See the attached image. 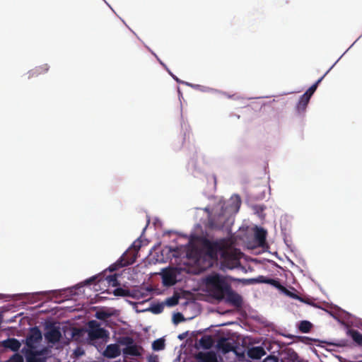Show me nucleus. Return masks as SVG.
Here are the masks:
<instances>
[{"label": "nucleus", "mask_w": 362, "mask_h": 362, "mask_svg": "<svg viewBox=\"0 0 362 362\" xmlns=\"http://www.w3.org/2000/svg\"><path fill=\"white\" fill-rule=\"evenodd\" d=\"M206 255L212 260L221 259V269L223 271L233 269L240 266L242 252L230 247L229 240L221 238L215 241L206 240L204 243Z\"/></svg>", "instance_id": "obj_1"}, {"label": "nucleus", "mask_w": 362, "mask_h": 362, "mask_svg": "<svg viewBox=\"0 0 362 362\" xmlns=\"http://www.w3.org/2000/svg\"><path fill=\"white\" fill-rule=\"evenodd\" d=\"M206 284L210 289L212 297L218 301L223 300L226 293L231 286L226 279L218 274L206 276Z\"/></svg>", "instance_id": "obj_2"}, {"label": "nucleus", "mask_w": 362, "mask_h": 362, "mask_svg": "<svg viewBox=\"0 0 362 362\" xmlns=\"http://www.w3.org/2000/svg\"><path fill=\"white\" fill-rule=\"evenodd\" d=\"M88 339L95 341L98 339H104L109 337V332L100 327V324L96 320H90L87 324Z\"/></svg>", "instance_id": "obj_3"}, {"label": "nucleus", "mask_w": 362, "mask_h": 362, "mask_svg": "<svg viewBox=\"0 0 362 362\" xmlns=\"http://www.w3.org/2000/svg\"><path fill=\"white\" fill-rule=\"evenodd\" d=\"M235 344L233 340L221 337L217 341L216 348L220 354L226 355L229 352L236 351L235 349Z\"/></svg>", "instance_id": "obj_4"}, {"label": "nucleus", "mask_w": 362, "mask_h": 362, "mask_svg": "<svg viewBox=\"0 0 362 362\" xmlns=\"http://www.w3.org/2000/svg\"><path fill=\"white\" fill-rule=\"evenodd\" d=\"M42 340V333L37 327L30 329V333L26 337V345L30 349L35 348V344Z\"/></svg>", "instance_id": "obj_5"}, {"label": "nucleus", "mask_w": 362, "mask_h": 362, "mask_svg": "<svg viewBox=\"0 0 362 362\" xmlns=\"http://www.w3.org/2000/svg\"><path fill=\"white\" fill-rule=\"evenodd\" d=\"M226 303L239 308L243 304V298L240 294L234 291L231 286L230 287L228 291L226 293L225 298L223 299Z\"/></svg>", "instance_id": "obj_6"}, {"label": "nucleus", "mask_w": 362, "mask_h": 362, "mask_svg": "<svg viewBox=\"0 0 362 362\" xmlns=\"http://www.w3.org/2000/svg\"><path fill=\"white\" fill-rule=\"evenodd\" d=\"M45 337L49 343L55 344L59 341L62 333L58 327L50 326L45 334Z\"/></svg>", "instance_id": "obj_7"}, {"label": "nucleus", "mask_w": 362, "mask_h": 362, "mask_svg": "<svg viewBox=\"0 0 362 362\" xmlns=\"http://www.w3.org/2000/svg\"><path fill=\"white\" fill-rule=\"evenodd\" d=\"M162 280L164 286H172L177 282L176 273L173 269H166L163 271Z\"/></svg>", "instance_id": "obj_8"}, {"label": "nucleus", "mask_w": 362, "mask_h": 362, "mask_svg": "<svg viewBox=\"0 0 362 362\" xmlns=\"http://www.w3.org/2000/svg\"><path fill=\"white\" fill-rule=\"evenodd\" d=\"M121 350L117 344H111L106 346L103 356L107 358H115L120 356Z\"/></svg>", "instance_id": "obj_9"}, {"label": "nucleus", "mask_w": 362, "mask_h": 362, "mask_svg": "<svg viewBox=\"0 0 362 362\" xmlns=\"http://www.w3.org/2000/svg\"><path fill=\"white\" fill-rule=\"evenodd\" d=\"M143 351L144 349L142 346L134 344V342L122 349L124 355L132 356H141Z\"/></svg>", "instance_id": "obj_10"}, {"label": "nucleus", "mask_w": 362, "mask_h": 362, "mask_svg": "<svg viewBox=\"0 0 362 362\" xmlns=\"http://www.w3.org/2000/svg\"><path fill=\"white\" fill-rule=\"evenodd\" d=\"M247 354L252 359H260L266 354V351L262 346H254L247 350Z\"/></svg>", "instance_id": "obj_11"}, {"label": "nucleus", "mask_w": 362, "mask_h": 362, "mask_svg": "<svg viewBox=\"0 0 362 362\" xmlns=\"http://www.w3.org/2000/svg\"><path fill=\"white\" fill-rule=\"evenodd\" d=\"M2 346L13 351H17L21 347L20 341L15 338H8L1 342Z\"/></svg>", "instance_id": "obj_12"}, {"label": "nucleus", "mask_w": 362, "mask_h": 362, "mask_svg": "<svg viewBox=\"0 0 362 362\" xmlns=\"http://www.w3.org/2000/svg\"><path fill=\"white\" fill-rule=\"evenodd\" d=\"M195 358L198 361H202V362H217L215 354L211 352H199L196 354Z\"/></svg>", "instance_id": "obj_13"}, {"label": "nucleus", "mask_w": 362, "mask_h": 362, "mask_svg": "<svg viewBox=\"0 0 362 362\" xmlns=\"http://www.w3.org/2000/svg\"><path fill=\"white\" fill-rule=\"evenodd\" d=\"M113 293L116 296H123V297L131 296L132 298H137V299H139L140 296L141 297L144 296L143 294H139V295L138 292H136L134 294H132L129 290L124 289L122 288H115L114 290V291H113Z\"/></svg>", "instance_id": "obj_14"}, {"label": "nucleus", "mask_w": 362, "mask_h": 362, "mask_svg": "<svg viewBox=\"0 0 362 362\" xmlns=\"http://www.w3.org/2000/svg\"><path fill=\"white\" fill-rule=\"evenodd\" d=\"M223 216L221 214H218L216 216L211 218L209 221V228L211 229L220 230L222 229L224 226V223L221 221L222 219Z\"/></svg>", "instance_id": "obj_15"}, {"label": "nucleus", "mask_w": 362, "mask_h": 362, "mask_svg": "<svg viewBox=\"0 0 362 362\" xmlns=\"http://www.w3.org/2000/svg\"><path fill=\"white\" fill-rule=\"evenodd\" d=\"M49 69V66L47 64H45L38 66H36L35 69H32L29 72L30 76H37L40 74H44L47 73Z\"/></svg>", "instance_id": "obj_16"}, {"label": "nucleus", "mask_w": 362, "mask_h": 362, "mask_svg": "<svg viewBox=\"0 0 362 362\" xmlns=\"http://www.w3.org/2000/svg\"><path fill=\"white\" fill-rule=\"evenodd\" d=\"M199 345L206 349H210L214 344V340L211 336L204 335L199 340Z\"/></svg>", "instance_id": "obj_17"}, {"label": "nucleus", "mask_w": 362, "mask_h": 362, "mask_svg": "<svg viewBox=\"0 0 362 362\" xmlns=\"http://www.w3.org/2000/svg\"><path fill=\"white\" fill-rule=\"evenodd\" d=\"M310 98L307 95L303 94L296 105V109L298 112L304 111L310 101Z\"/></svg>", "instance_id": "obj_18"}, {"label": "nucleus", "mask_w": 362, "mask_h": 362, "mask_svg": "<svg viewBox=\"0 0 362 362\" xmlns=\"http://www.w3.org/2000/svg\"><path fill=\"white\" fill-rule=\"evenodd\" d=\"M267 232L262 228H257L255 237V240L258 242L259 245H262L266 241Z\"/></svg>", "instance_id": "obj_19"}, {"label": "nucleus", "mask_w": 362, "mask_h": 362, "mask_svg": "<svg viewBox=\"0 0 362 362\" xmlns=\"http://www.w3.org/2000/svg\"><path fill=\"white\" fill-rule=\"evenodd\" d=\"M38 353L32 350L28 351L25 354L27 362H45V361L38 357Z\"/></svg>", "instance_id": "obj_20"}, {"label": "nucleus", "mask_w": 362, "mask_h": 362, "mask_svg": "<svg viewBox=\"0 0 362 362\" xmlns=\"http://www.w3.org/2000/svg\"><path fill=\"white\" fill-rule=\"evenodd\" d=\"M116 341L118 344L126 346V347H127L128 346L131 345L134 342V339L129 336L119 337L117 339Z\"/></svg>", "instance_id": "obj_21"}, {"label": "nucleus", "mask_w": 362, "mask_h": 362, "mask_svg": "<svg viewBox=\"0 0 362 362\" xmlns=\"http://www.w3.org/2000/svg\"><path fill=\"white\" fill-rule=\"evenodd\" d=\"M326 75V74L322 76L321 78H320L314 84H313L307 90L306 92L304 93L305 95H307V96H308L309 98H311L312 95L314 94V93L315 92L318 85L321 83V81H322V79L324 78L325 76Z\"/></svg>", "instance_id": "obj_22"}, {"label": "nucleus", "mask_w": 362, "mask_h": 362, "mask_svg": "<svg viewBox=\"0 0 362 362\" xmlns=\"http://www.w3.org/2000/svg\"><path fill=\"white\" fill-rule=\"evenodd\" d=\"M313 327V325L311 322L307 320H303L300 322V325L298 326V329L300 332L303 333H308L310 332L311 328Z\"/></svg>", "instance_id": "obj_23"}, {"label": "nucleus", "mask_w": 362, "mask_h": 362, "mask_svg": "<svg viewBox=\"0 0 362 362\" xmlns=\"http://www.w3.org/2000/svg\"><path fill=\"white\" fill-rule=\"evenodd\" d=\"M165 348V340L163 339H158L152 344V349L154 351H160Z\"/></svg>", "instance_id": "obj_24"}, {"label": "nucleus", "mask_w": 362, "mask_h": 362, "mask_svg": "<svg viewBox=\"0 0 362 362\" xmlns=\"http://www.w3.org/2000/svg\"><path fill=\"white\" fill-rule=\"evenodd\" d=\"M350 334L352 339L358 345H362V334L357 330H351Z\"/></svg>", "instance_id": "obj_25"}, {"label": "nucleus", "mask_w": 362, "mask_h": 362, "mask_svg": "<svg viewBox=\"0 0 362 362\" xmlns=\"http://www.w3.org/2000/svg\"><path fill=\"white\" fill-rule=\"evenodd\" d=\"M267 284H270L272 286H273L274 287L278 288L279 290H281L282 291H286V288L282 286L280 282L276 280V279H269L268 281H267Z\"/></svg>", "instance_id": "obj_26"}, {"label": "nucleus", "mask_w": 362, "mask_h": 362, "mask_svg": "<svg viewBox=\"0 0 362 362\" xmlns=\"http://www.w3.org/2000/svg\"><path fill=\"white\" fill-rule=\"evenodd\" d=\"M106 280L107 281L108 284H111L112 286H117L119 285L117 274H112L107 276Z\"/></svg>", "instance_id": "obj_27"}, {"label": "nucleus", "mask_w": 362, "mask_h": 362, "mask_svg": "<svg viewBox=\"0 0 362 362\" xmlns=\"http://www.w3.org/2000/svg\"><path fill=\"white\" fill-rule=\"evenodd\" d=\"M163 308L164 305L163 304L157 303L151 307V310L154 314H159L163 312Z\"/></svg>", "instance_id": "obj_28"}, {"label": "nucleus", "mask_w": 362, "mask_h": 362, "mask_svg": "<svg viewBox=\"0 0 362 362\" xmlns=\"http://www.w3.org/2000/svg\"><path fill=\"white\" fill-rule=\"evenodd\" d=\"M8 362H23V357L18 353L12 355Z\"/></svg>", "instance_id": "obj_29"}, {"label": "nucleus", "mask_w": 362, "mask_h": 362, "mask_svg": "<svg viewBox=\"0 0 362 362\" xmlns=\"http://www.w3.org/2000/svg\"><path fill=\"white\" fill-rule=\"evenodd\" d=\"M235 349L236 351H232L235 354V355L239 358V360H243L245 358V353L244 351H240L239 346L235 344Z\"/></svg>", "instance_id": "obj_30"}, {"label": "nucleus", "mask_w": 362, "mask_h": 362, "mask_svg": "<svg viewBox=\"0 0 362 362\" xmlns=\"http://www.w3.org/2000/svg\"><path fill=\"white\" fill-rule=\"evenodd\" d=\"M95 317L101 320H105L110 317V314L105 311H98L95 314Z\"/></svg>", "instance_id": "obj_31"}, {"label": "nucleus", "mask_w": 362, "mask_h": 362, "mask_svg": "<svg viewBox=\"0 0 362 362\" xmlns=\"http://www.w3.org/2000/svg\"><path fill=\"white\" fill-rule=\"evenodd\" d=\"M178 303V297L173 296L166 300V304L169 306H174Z\"/></svg>", "instance_id": "obj_32"}, {"label": "nucleus", "mask_w": 362, "mask_h": 362, "mask_svg": "<svg viewBox=\"0 0 362 362\" xmlns=\"http://www.w3.org/2000/svg\"><path fill=\"white\" fill-rule=\"evenodd\" d=\"M269 278H267L264 276H259L258 277H257L256 279H251V281L252 282H255V283H264V284H267V281L269 280Z\"/></svg>", "instance_id": "obj_33"}, {"label": "nucleus", "mask_w": 362, "mask_h": 362, "mask_svg": "<svg viewBox=\"0 0 362 362\" xmlns=\"http://www.w3.org/2000/svg\"><path fill=\"white\" fill-rule=\"evenodd\" d=\"M184 320L183 315L181 313H177L174 315L173 320L175 323H178Z\"/></svg>", "instance_id": "obj_34"}, {"label": "nucleus", "mask_w": 362, "mask_h": 362, "mask_svg": "<svg viewBox=\"0 0 362 362\" xmlns=\"http://www.w3.org/2000/svg\"><path fill=\"white\" fill-rule=\"evenodd\" d=\"M263 362H279V358L274 356H269L264 359Z\"/></svg>", "instance_id": "obj_35"}, {"label": "nucleus", "mask_w": 362, "mask_h": 362, "mask_svg": "<svg viewBox=\"0 0 362 362\" xmlns=\"http://www.w3.org/2000/svg\"><path fill=\"white\" fill-rule=\"evenodd\" d=\"M290 358L293 361H296L298 358V355L296 351H292L290 354Z\"/></svg>", "instance_id": "obj_36"}, {"label": "nucleus", "mask_w": 362, "mask_h": 362, "mask_svg": "<svg viewBox=\"0 0 362 362\" xmlns=\"http://www.w3.org/2000/svg\"><path fill=\"white\" fill-rule=\"evenodd\" d=\"M148 362H158V358L157 356H150L148 358Z\"/></svg>", "instance_id": "obj_37"}, {"label": "nucleus", "mask_w": 362, "mask_h": 362, "mask_svg": "<svg viewBox=\"0 0 362 362\" xmlns=\"http://www.w3.org/2000/svg\"><path fill=\"white\" fill-rule=\"evenodd\" d=\"M136 258V255H134V257L130 260H129L126 263H124V265H129V264H133L135 262Z\"/></svg>", "instance_id": "obj_38"}, {"label": "nucleus", "mask_w": 362, "mask_h": 362, "mask_svg": "<svg viewBox=\"0 0 362 362\" xmlns=\"http://www.w3.org/2000/svg\"><path fill=\"white\" fill-rule=\"evenodd\" d=\"M133 247H134L135 251L137 252L139 250L141 245H140V244L136 245V242H134L133 244Z\"/></svg>", "instance_id": "obj_39"}, {"label": "nucleus", "mask_w": 362, "mask_h": 362, "mask_svg": "<svg viewBox=\"0 0 362 362\" xmlns=\"http://www.w3.org/2000/svg\"><path fill=\"white\" fill-rule=\"evenodd\" d=\"M95 279H96V277H92V278H90V279H88V283H89V282H92V281H95Z\"/></svg>", "instance_id": "obj_40"}]
</instances>
